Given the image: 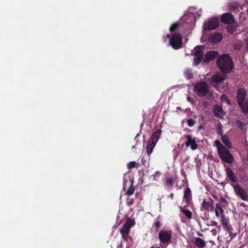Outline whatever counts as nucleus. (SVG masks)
<instances>
[{"mask_svg":"<svg viewBox=\"0 0 248 248\" xmlns=\"http://www.w3.org/2000/svg\"><path fill=\"white\" fill-rule=\"evenodd\" d=\"M233 189L235 194L239 196L243 201H248V195L246 191L239 185L233 186Z\"/></svg>","mask_w":248,"mask_h":248,"instance_id":"10","label":"nucleus"},{"mask_svg":"<svg viewBox=\"0 0 248 248\" xmlns=\"http://www.w3.org/2000/svg\"><path fill=\"white\" fill-rule=\"evenodd\" d=\"M215 144L218 151V154L220 159L229 164H232L233 161V157L229 151L219 141L216 140Z\"/></svg>","mask_w":248,"mask_h":248,"instance_id":"2","label":"nucleus"},{"mask_svg":"<svg viewBox=\"0 0 248 248\" xmlns=\"http://www.w3.org/2000/svg\"><path fill=\"white\" fill-rule=\"evenodd\" d=\"M221 140L223 143L226 145L228 148H231L232 145L228 138L225 135H222Z\"/></svg>","mask_w":248,"mask_h":248,"instance_id":"23","label":"nucleus"},{"mask_svg":"<svg viewBox=\"0 0 248 248\" xmlns=\"http://www.w3.org/2000/svg\"><path fill=\"white\" fill-rule=\"evenodd\" d=\"M185 77L187 79H191L193 78V73L191 68H186L184 70Z\"/></svg>","mask_w":248,"mask_h":248,"instance_id":"20","label":"nucleus"},{"mask_svg":"<svg viewBox=\"0 0 248 248\" xmlns=\"http://www.w3.org/2000/svg\"><path fill=\"white\" fill-rule=\"evenodd\" d=\"M134 201V200L133 198L128 197L126 199V204L128 206H130L133 203Z\"/></svg>","mask_w":248,"mask_h":248,"instance_id":"34","label":"nucleus"},{"mask_svg":"<svg viewBox=\"0 0 248 248\" xmlns=\"http://www.w3.org/2000/svg\"><path fill=\"white\" fill-rule=\"evenodd\" d=\"M193 65L197 66L202 62V46H196L193 50Z\"/></svg>","mask_w":248,"mask_h":248,"instance_id":"7","label":"nucleus"},{"mask_svg":"<svg viewBox=\"0 0 248 248\" xmlns=\"http://www.w3.org/2000/svg\"><path fill=\"white\" fill-rule=\"evenodd\" d=\"M181 20L184 21L185 23L187 25L186 28L188 29H191L196 22L195 16L192 13H189L182 17Z\"/></svg>","mask_w":248,"mask_h":248,"instance_id":"9","label":"nucleus"},{"mask_svg":"<svg viewBox=\"0 0 248 248\" xmlns=\"http://www.w3.org/2000/svg\"><path fill=\"white\" fill-rule=\"evenodd\" d=\"M169 44L174 49H178L182 47V38L179 33H174L170 37Z\"/></svg>","mask_w":248,"mask_h":248,"instance_id":"5","label":"nucleus"},{"mask_svg":"<svg viewBox=\"0 0 248 248\" xmlns=\"http://www.w3.org/2000/svg\"><path fill=\"white\" fill-rule=\"evenodd\" d=\"M156 143L149 140L146 147V151L148 155H150L153 150Z\"/></svg>","mask_w":248,"mask_h":248,"instance_id":"22","label":"nucleus"},{"mask_svg":"<svg viewBox=\"0 0 248 248\" xmlns=\"http://www.w3.org/2000/svg\"><path fill=\"white\" fill-rule=\"evenodd\" d=\"M173 196V194H171V197Z\"/></svg>","mask_w":248,"mask_h":248,"instance_id":"47","label":"nucleus"},{"mask_svg":"<svg viewBox=\"0 0 248 248\" xmlns=\"http://www.w3.org/2000/svg\"><path fill=\"white\" fill-rule=\"evenodd\" d=\"M162 131L161 129H159L155 132L152 135L150 140L152 142H154L155 143L157 142L160 136L161 135Z\"/></svg>","mask_w":248,"mask_h":248,"instance_id":"17","label":"nucleus"},{"mask_svg":"<svg viewBox=\"0 0 248 248\" xmlns=\"http://www.w3.org/2000/svg\"><path fill=\"white\" fill-rule=\"evenodd\" d=\"M194 91L199 96H202V81H200L196 84L194 87Z\"/></svg>","mask_w":248,"mask_h":248,"instance_id":"21","label":"nucleus"},{"mask_svg":"<svg viewBox=\"0 0 248 248\" xmlns=\"http://www.w3.org/2000/svg\"><path fill=\"white\" fill-rule=\"evenodd\" d=\"M135 221L129 218L126 220V222L123 225L120 231V232L122 234V238L124 240H127L128 234L130 231V229L135 225Z\"/></svg>","mask_w":248,"mask_h":248,"instance_id":"4","label":"nucleus"},{"mask_svg":"<svg viewBox=\"0 0 248 248\" xmlns=\"http://www.w3.org/2000/svg\"><path fill=\"white\" fill-rule=\"evenodd\" d=\"M137 163L135 161H130L127 165L128 169H131L136 167Z\"/></svg>","mask_w":248,"mask_h":248,"instance_id":"32","label":"nucleus"},{"mask_svg":"<svg viewBox=\"0 0 248 248\" xmlns=\"http://www.w3.org/2000/svg\"><path fill=\"white\" fill-rule=\"evenodd\" d=\"M198 129H199V130L202 129V124H200V125L198 126Z\"/></svg>","mask_w":248,"mask_h":248,"instance_id":"44","label":"nucleus"},{"mask_svg":"<svg viewBox=\"0 0 248 248\" xmlns=\"http://www.w3.org/2000/svg\"><path fill=\"white\" fill-rule=\"evenodd\" d=\"M187 100H188L189 101H190V98L189 97H187Z\"/></svg>","mask_w":248,"mask_h":248,"instance_id":"45","label":"nucleus"},{"mask_svg":"<svg viewBox=\"0 0 248 248\" xmlns=\"http://www.w3.org/2000/svg\"><path fill=\"white\" fill-rule=\"evenodd\" d=\"M187 139V141L186 142V147L190 146L192 150H195L197 149L198 145L196 143L195 139L192 138L191 136L189 135H186Z\"/></svg>","mask_w":248,"mask_h":248,"instance_id":"12","label":"nucleus"},{"mask_svg":"<svg viewBox=\"0 0 248 248\" xmlns=\"http://www.w3.org/2000/svg\"><path fill=\"white\" fill-rule=\"evenodd\" d=\"M191 199V190L189 187H187L184 193V200L186 202V204H189V201Z\"/></svg>","mask_w":248,"mask_h":248,"instance_id":"16","label":"nucleus"},{"mask_svg":"<svg viewBox=\"0 0 248 248\" xmlns=\"http://www.w3.org/2000/svg\"><path fill=\"white\" fill-rule=\"evenodd\" d=\"M202 96L204 95L208 91V85L205 82H202Z\"/></svg>","mask_w":248,"mask_h":248,"instance_id":"29","label":"nucleus"},{"mask_svg":"<svg viewBox=\"0 0 248 248\" xmlns=\"http://www.w3.org/2000/svg\"><path fill=\"white\" fill-rule=\"evenodd\" d=\"M184 215H185L187 218H191L192 217V214L191 211L188 210H183Z\"/></svg>","mask_w":248,"mask_h":248,"instance_id":"31","label":"nucleus"},{"mask_svg":"<svg viewBox=\"0 0 248 248\" xmlns=\"http://www.w3.org/2000/svg\"><path fill=\"white\" fill-rule=\"evenodd\" d=\"M195 245L199 248H202V238L196 237L195 239Z\"/></svg>","mask_w":248,"mask_h":248,"instance_id":"30","label":"nucleus"},{"mask_svg":"<svg viewBox=\"0 0 248 248\" xmlns=\"http://www.w3.org/2000/svg\"><path fill=\"white\" fill-rule=\"evenodd\" d=\"M182 24L181 21L176 22L172 24V25L170 27V31L172 32L177 30L178 28L180 26H182Z\"/></svg>","mask_w":248,"mask_h":248,"instance_id":"24","label":"nucleus"},{"mask_svg":"<svg viewBox=\"0 0 248 248\" xmlns=\"http://www.w3.org/2000/svg\"><path fill=\"white\" fill-rule=\"evenodd\" d=\"M222 39V35L221 33L218 32H215L210 35L208 38V40L210 42L217 43L220 42Z\"/></svg>","mask_w":248,"mask_h":248,"instance_id":"14","label":"nucleus"},{"mask_svg":"<svg viewBox=\"0 0 248 248\" xmlns=\"http://www.w3.org/2000/svg\"><path fill=\"white\" fill-rule=\"evenodd\" d=\"M213 204L212 202H207L204 201L202 204V206L204 207L208 211L212 210L213 209Z\"/></svg>","mask_w":248,"mask_h":248,"instance_id":"26","label":"nucleus"},{"mask_svg":"<svg viewBox=\"0 0 248 248\" xmlns=\"http://www.w3.org/2000/svg\"><path fill=\"white\" fill-rule=\"evenodd\" d=\"M226 78V76L225 75L216 74L212 78L211 83L218 91L222 92L227 88L226 86H223L221 82Z\"/></svg>","mask_w":248,"mask_h":248,"instance_id":"3","label":"nucleus"},{"mask_svg":"<svg viewBox=\"0 0 248 248\" xmlns=\"http://www.w3.org/2000/svg\"><path fill=\"white\" fill-rule=\"evenodd\" d=\"M221 21L225 24H232L234 22V17L230 13H224L221 17Z\"/></svg>","mask_w":248,"mask_h":248,"instance_id":"11","label":"nucleus"},{"mask_svg":"<svg viewBox=\"0 0 248 248\" xmlns=\"http://www.w3.org/2000/svg\"><path fill=\"white\" fill-rule=\"evenodd\" d=\"M238 6V4L237 3H233L232 4H230V8L233 10H234L235 9H236V8Z\"/></svg>","mask_w":248,"mask_h":248,"instance_id":"37","label":"nucleus"},{"mask_svg":"<svg viewBox=\"0 0 248 248\" xmlns=\"http://www.w3.org/2000/svg\"><path fill=\"white\" fill-rule=\"evenodd\" d=\"M222 218V224L223 226H226L227 225V222L224 220V216H221Z\"/></svg>","mask_w":248,"mask_h":248,"instance_id":"39","label":"nucleus"},{"mask_svg":"<svg viewBox=\"0 0 248 248\" xmlns=\"http://www.w3.org/2000/svg\"><path fill=\"white\" fill-rule=\"evenodd\" d=\"M158 237L161 243L168 244L171 239L172 231L171 230H161L159 232Z\"/></svg>","mask_w":248,"mask_h":248,"instance_id":"6","label":"nucleus"},{"mask_svg":"<svg viewBox=\"0 0 248 248\" xmlns=\"http://www.w3.org/2000/svg\"><path fill=\"white\" fill-rule=\"evenodd\" d=\"M162 224L161 222L157 218V220H155V222L153 224V227H155V232H158L160 227H161Z\"/></svg>","mask_w":248,"mask_h":248,"instance_id":"27","label":"nucleus"},{"mask_svg":"<svg viewBox=\"0 0 248 248\" xmlns=\"http://www.w3.org/2000/svg\"><path fill=\"white\" fill-rule=\"evenodd\" d=\"M225 170H226L227 176L228 178H229L230 180L232 182H236V178L234 176L233 173L232 171V170L230 168L228 167L225 169Z\"/></svg>","mask_w":248,"mask_h":248,"instance_id":"19","label":"nucleus"},{"mask_svg":"<svg viewBox=\"0 0 248 248\" xmlns=\"http://www.w3.org/2000/svg\"><path fill=\"white\" fill-rule=\"evenodd\" d=\"M218 55V53L217 51H210L206 54L203 61L204 62H208L215 59Z\"/></svg>","mask_w":248,"mask_h":248,"instance_id":"15","label":"nucleus"},{"mask_svg":"<svg viewBox=\"0 0 248 248\" xmlns=\"http://www.w3.org/2000/svg\"><path fill=\"white\" fill-rule=\"evenodd\" d=\"M221 101L222 102H226L229 105L230 104V101L228 99V97L225 95H222L221 96Z\"/></svg>","mask_w":248,"mask_h":248,"instance_id":"33","label":"nucleus"},{"mask_svg":"<svg viewBox=\"0 0 248 248\" xmlns=\"http://www.w3.org/2000/svg\"><path fill=\"white\" fill-rule=\"evenodd\" d=\"M214 112L215 115L218 118H221L225 114V112L223 110L222 108L218 105L215 107Z\"/></svg>","mask_w":248,"mask_h":248,"instance_id":"18","label":"nucleus"},{"mask_svg":"<svg viewBox=\"0 0 248 248\" xmlns=\"http://www.w3.org/2000/svg\"><path fill=\"white\" fill-rule=\"evenodd\" d=\"M242 111L246 114H248V99L246 100L241 106H240Z\"/></svg>","mask_w":248,"mask_h":248,"instance_id":"25","label":"nucleus"},{"mask_svg":"<svg viewBox=\"0 0 248 248\" xmlns=\"http://www.w3.org/2000/svg\"><path fill=\"white\" fill-rule=\"evenodd\" d=\"M246 92L243 89H239L237 92V99L239 106H241L246 101Z\"/></svg>","mask_w":248,"mask_h":248,"instance_id":"13","label":"nucleus"},{"mask_svg":"<svg viewBox=\"0 0 248 248\" xmlns=\"http://www.w3.org/2000/svg\"><path fill=\"white\" fill-rule=\"evenodd\" d=\"M166 183L168 185L172 186L173 184V180L172 178H169L166 181Z\"/></svg>","mask_w":248,"mask_h":248,"instance_id":"36","label":"nucleus"},{"mask_svg":"<svg viewBox=\"0 0 248 248\" xmlns=\"http://www.w3.org/2000/svg\"><path fill=\"white\" fill-rule=\"evenodd\" d=\"M218 26V19L216 17L209 18L204 23V29L205 30H211L216 29Z\"/></svg>","mask_w":248,"mask_h":248,"instance_id":"8","label":"nucleus"},{"mask_svg":"<svg viewBox=\"0 0 248 248\" xmlns=\"http://www.w3.org/2000/svg\"><path fill=\"white\" fill-rule=\"evenodd\" d=\"M135 146H132V148H135Z\"/></svg>","mask_w":248,"mask_h":248,"instance_id":"48","label":"nucleus"},{"mask_svg":"<svg viewBox=\"0 0 248 248\" xmlns=\"http://www.w3.org/2000/svg\"><path fill=\"white\" fill-rule=\"evenodd\" d=\"M200 165H201L200 162H198L197 163L196 167H197V171L199 173H200Z\"/></svg>","mask_w":248,"mask_h":248,"instance_id":"38","label":"nucleus"},{"mask_svg":"<svg viewBox=\"0 0 248 248\" xmlns=\"http://www.w3.org/2000/svg\"><path fill=\"white\" fill-rule=\"evenodd\" d=\"M150 248H161L159 247H155L154 246L151 247Z\"/></svg>","mask_w":248,"mask_h":248,"instance_id":"43","label":"nucleus"},{"mask_svg":"<svg viewBox=\"0 0 248 248\" xmlns=\"http://www.w3.org/2000/svg\"><path fill=\"white\" fill-rule=\"evenodd\" d=\"M217 64L224 73L231 71L233 68L232 61L228 54H223L218 57L217 61Z\"/></svg>","mask_w":248,"mask_h":248,"instance_id":"1","label":"nucleus"},{"mask_svg":"<svg viewBox=\"0 0 248 248\" xmlns=\"http://www.w3.org/2000/svg\"><path fill=\"white\" fill-rule=\"evenodd\" d=\"M195 124V121L192 119H189L187 120V125L188 126H193Z\"/></svg>","mask_w":248,"mask_h":248,"instance_id":"35","label":"nucleus"},{"mask_svg":"<svg viewBox=\"0 0 248 248\" xmlns=\"http://www.w3.org/2000/svg\"><path fill=\"white\" fill-rule=\"evenodd\" d=\"M246 48L248 50V39L246 41Z\"/></svg>","mask_w":248,"mask_h":248,"instance_id":"42","label":"nucleus"},{"mask_svg":"<svg viewBox=\"0 0 248 248\" xmlns=\"http://www.w3.org/2000/svg\"><path fill=\"white\" fill-rule=\"evenodd\" d=\"M135 188L133 186V182H131V185L128 188L126 194L129 196H131L133 194Z\"/></svg>","mask_w":248,"mask_h":248,"instance_id":"28","label":"nucleus"},{"mask_svg":"<svg viewBox=\"0 0 248 248\" xmlns=\"http://www.w3.org/2000/svg\"><path fill=\"white\" fill-rule=\"evenodd\" d=\"M204 243H203V242L202 241V247H204Z\"/></svg>","mask_w":248,"mask_h":248,"instance_id":"46","label":"nucleus"},{"mask_svg":"<svg viewBox=\"0 0 248 248\" xmlns=\"http://www.w3.org/2000/svg\"><path fill=\"white\" fill-rule=\"evenodd\" d=\"M215 212H216V216L218 217L219 216V211L217 209H216V211H215Z\"/></svg>","mask_w":248,"mask_h":248,"instance_id":"40","label":"nucleus"},{"mask_svg":"<svg viewBox=\"0 0 248 248\" xmlns=\"http://www.w3.org/2000/svg\"><path fill=\"white\" fill-rule=\"evenodd\" d=\"M218 133L222 136L223 135H222V133H223V132H222V130L220 128V127H219V131H218Z\"/></svg>","mask_w":248,"mask_h":248,"instance_id":"41","label":"nucleus"}]
</instances>
